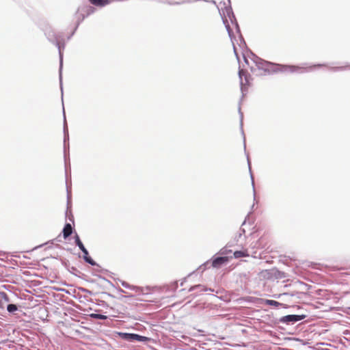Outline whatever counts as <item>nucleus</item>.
Segmentation results:
<instances>
[{"label":"nucleus","mask_w":350,"mask_h":350,"mask_svg":"<svg viewBox=\"0 0 350 350\" xmlns=\"http://www.w3.org/2000/svg\"><path fill=\"white\" fill-rule=\"evenodd\" d=\"M72 232V228L70 224H66L63 229L64 238L66 239Z\"/></svg>","instance_id":"6"},{"label":"nucleus","mask_w":350,"mask_h":350,"mask_svg":"<svg viewBox=\"0 0 350 350\" xmlns=\"http://www.w3.org/2000/svg\"><path fill=\"white\" fill-rule=\"evenodd\" d=\"M75 243L79 247V249L84 246L77 234L75 235Z\"/></svg>","instance_id":"13"},{"label":"nucleus","mask_w":350,"mask_h":350,"mask_svg":"<svg viewBox=\"0 0 350 350\" xmlns=\"http://www.w3.org/2000/svg\"><path fill=\"white\" fill-rule=\"evenodd\" d=\"M113 0H89V1L98 7H103L105 6L110 3H111Z\"/></svg>","instance_id":"5"},{"label":"nucleus","mask_w":350,"mask_h":350,"mask_svg":"<svg viewBox=\"0 0 350 350\" xmlns=\"http://www.w3.org/2000/svg\"><path fill=\"white\" fill-rule=\"evenodd\" d=\"M266 303L270 306H278L280 304L275 300H267Z\"/></svg>","instance_id":"16"},{"label":"nucleus","mask_w":350,"mask_h":350,"mask_svg":"<svg viewBox=\"0 0 350 350\" xmlns=\"http://www.w3.org/2000/svg\"><path fill=\"white\" fill-rule=\"evenodd\" d=\"M90 316L96 319L105 320L107 319L105 315L100 314H92Z\"/></svg>","instance_id":"12"},{"label":"nucleus","mask_w":350,"mask_h":350,"mask_svg":"<svg viewBox=\"0 0 350 350\" xmlns=\"http://www.w3.org/2000/svg\"><path fill=\"white\" fill-rule=\"evenodd\" d=\"M241 85L242 89H246L247 87L250 85V75L248 72L243 69H241L239 72Z\"/></svg>","instance_id":"1"},{"label":"nucleus","mask_w":350,"mask_h":350,"mask_svg":"<svg viewBox=\"0 0 350 350\" xmlns=\"http://www.w3.org/2000/svg\"><path fill=\"white\" fill-rule=\"evenodd\" d=\"M273 64L272 63L268 62H264L262 63H259L258 67L261 68L265 70H269L271 67H272Z\"/></svg>","instance_id":"10"},{"label":"nucleus","mask_w":350,"mask_h":350,"mask_svg":"<svg viewBox=\"0 0 350 350\" xmlns=\"http://www.w3.org/2000/svg\"><path fill=\"white\" fill-rule=\"evenodd\" d=\"M0 299H3L5 301L8 302L9 297L7 293L5 292H0Z\"/></svg>","instance_id":"15"},{"label":"nucleus","mask_w":350,"mask_h":350,"mask_svg":"<svg viewBox=\"0 0 350 350\" xmlns=\"http://www.w3.org/2000/svg\"><path fill=\"white\" fill-rule=\"evenodd\" d=\"M233 255L235 258H239L241 257H247L250 256L248 254L247 250H241V251H235L234 252Z\"/></svg>","instance_id":"9"},{"label":"nucleus","mask_w":350,"mask_h":350,"mask_svg":"<svg viewBox=\"0 0 350 350\" xmlns=\"http://www.w3.org/2000/svg\"><path fill=\"white\" fill-rule=\"evenodd\" d=\"M303 317L299 315H295V314H291V315H286L283 317L282 321L284 322L289 323V322H297L300 320H301Z\"/></svg>","instance_id":"4"},{"label":"nucleus","mask_w":350,"mask_h":350,"mask_svg":"<svg viewBox=\"0 0 350 350\" xmlns=\"http://www.w3.org/2000/svg\"><path fill=\"white\" fill-rule=\"evenodd\" d=\"M7 310L10 312H14L17 310V306L14 304H9L7 307Z\"/></svg>","instance_id":"14"},{"label":"nucleus","mask_w":350,"mask_h":350,"mask_svg":"<svg viewBox=\"0 0 350 350\" xmlns=\"http://www.w3.org/2000/svg\"><path fill=\"white\" fill-rule=\"evenodd\" d=\"M80 250L82 251V252L84 254V258H85V261L92 265H95L94 261L90 257L88 256L89 254H88V252L86 250V248L83 246L82 248H80Z\"/></svg>","instance_id":"7"},{"label":"nucleus","mask_w":350,"mask_h":350,"mask_svg":"<svg viewBox=\"0 0 350 350\" xmlns=\"http://www.w3.org/2000/svg\"><path fill=\"white\" fill-rule=\"evenodd\" d=\"M229 260V258L227 256L224 257H217L212 261V267L213 268H220L223 265L227 263Z\"/></svg>","instance_id":"2"},{"label":"nucleus","mask_w":350,"mask_h":350,"mask_svg":"<svg viewBox=\"0 0 350 350\" xmlns=\"http://www.w3.org/2000/svg\"><path fill=\"white\" fill-rule=\"evenodd\" d=\"M122 336H123V338L126 339V340H131V341H133V340H137V341H146L147 340V338L145 337V336H140V335H138V334H122Z\"/></svg>","instance_id":"3"},{"label":"nucleus","mask_w":350,"mask_h":350,"mask_svg":"<svg viewBox=\"0 0 350 350\" xmlns=\"http://www.w3.org/2000/svg\"><path fill=\"white\" fill-rule=\"evenodd\" d=\"M282 68H285L286 70H288L291 72H297L299 71L301 68L295 66H282Z\"/></svg>","instance_id":"11"},{"label":"nucleus","mask_w":350,"mask_h":350,"mask_svg":"<svg viewBox=\"0 0 350 350\" xmlns=\"http://www.w3.org/2000/svg\"><path fill=\"white\" fill-rule=\"evenodd\" d=\"M80 250L82 251V252L84 254V258H85V261L92 265H95L94 261L90 257L88 256L89 254H88V252L86 250V248L83 246L82 248H80Z\"/></svg>","instance_id":"8"}]
</instances>
